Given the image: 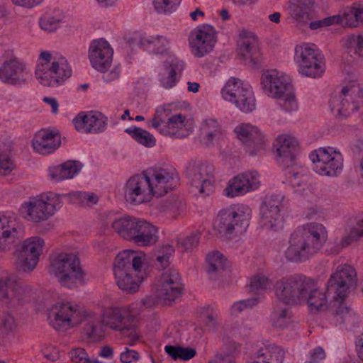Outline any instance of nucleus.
Here are the masks:
<instances>
[{"label": "nucleus", "instance_id": "nucleus-24", "mask_svg": "<svg viewBox=\"0 0 363 363\" xmlns=\"http://www.w3.org/2000/svg\"><path fill=\"white\" fill-rule=\"evenodd\" d=\"M76 130L83 133H98L105 130L107 118L99 112H81L74 119Z\"/></svg>", "mask_w": 363, "mask_h": 363}, {"label": "nucleus", "instance_id": "nucleus-37", "mask_svg": "<svg viewBox=\"0 0 363 363\" xmlns=\"http://www.w3.org/2000/svg\"><path fill=\"white\" fill-rule=\"evenodd\" d=\"M221 134L220 125L216 120L208 118L201 123L199 138L204 145H211L220 137Z\"/></svg>", "mask_w": 363, "mask_h": 363}, {"label": "nucleus", "instance_id": "nucleus-53", "mask_svg": "<svg viewBox=\"0 0 363 363\" xmlns=\"http://www.w3.org/2000/svg\"><path fill=\"white\" fill-rule=\"evenodd\" d=\"M286 167V175L289 182L293 185H301V176L303 174L304 169L300 165H298L295 160L292 163L284 164Z\"/></svg>", "mask_w": 363, "mask_h": 363}, {"label": "nucleus", "instance_id": "nucleus-6", "mask_svg": "<svg viewBox=\"0 0 363 363\" xmlns=\"http://www.w3.org/2000/svg\"><path fill=\"white\" fill-rule=\"evenodd\" d=\"M48 270L63 287L73 289L84 283L85 272L78 255L75 253H54L50 257Z\"/></svg>", "mask_w": 363, "mask_h": 363}, {"label": "nucleus", "instance_id": "nucleus-36", "mask_svg": "<svg viewBox=\"0 0 363 363\" xmlns=\"http://www.w3.org/2000/svg\"><path fill=\"white\" fill-rule=\"evenodd\" d=\"M24 291L23 282L15 277L0 280V301L8 303Z\"/></svg>", "mask_w": 363, "mask_h": 363}, {"label": "nucleus", "instance_id": "nucleus-18", "mask_svg": "<svg viewBox=\"0 0 363 363\" xmlns=\"http://www.w3.org/2000/svg\"><path fill=\"white\" fill-rule=\"evenodd\" d=\"M260 176L255 170L238 173L230 179L223 192L228 198L242 196L259 189Z\"/></svg>", "mask_w": 363, "mask_h": 363}, {"label": "nucleus", "instance_id": "nucleus-30", "mask_svg": "<svg viewBox=\"0 0 363 363\" xmlns=\"http://www.w3.org/2000/svg\"><path fill=\"white\" fill-rule=\"evenodd\" d=\"M144 50L156 55L167 54L171 48V41L164 35L140 34L135 38Z\"/></svg>", "mask_w": 363, "mask_h": 363}, {"label": "nucleus", "instance_id": "nucleus-28", "mask_svg": "<svg viewBox=\"0 0 363 363\" xmlns=\"http://www.w3.org/2000/svg\"><path fill=\"white\" fill-rule=\"evenodd\" d=\"M279 164L292 163L298 152V142L296 138L286 134L279 135L274 143Z\"/></svg>", "mask_w": 363, "mask_h": 363}, {"label": "nucleus", "instance_id": "nucleus-38", "mask_svg": "<svg viewBox=\"0 0 363 363\" xmlns=\"http://www.w3.org/2000/svg\"><path fill=\"white\" fill-rule=\"evenodd\" d=\"M342 13L345 28H355L363 25V9L360 1L345 7L342 10Z\"/></svg>", "mask_w": 363, "mask_h": 363}, {"label": "nucleus", "instance_id": "nucleus-40", "mask_svg": "<svg viewBox=\"0 0 363 363\" xmlns=\"http://www.w3.org/2000/svg\"><path fill=\"white\" fill-rule=\"evenodd\" d=\"M333 315V321L336 325L344 323L350 328H354L359 322V318L356 313L342 303H339Z\"/></svg>", "mask_w": 363, "mask_h": 363}, {"label": "nucleus", "instance_id": "nucleus-58", "mask_svg": "<svg viewBox=\"0 0 363 363\" xmlns=\"http://www.w3.org/2000/svg\"><path fill=\"white\" fill-rule=\"evenodd\" d=\"M69 357L74 363H89L91 359L88 353L83 347H75L69 352Z\"/></svg>", "mask_w": 363, "mask_h": 363}, {"label": "nucleus", "instance_id": "nucleus-9", "mask_svg": "<svg viewBox=\"0 0 363 363\" xmlns=\"http://www.w3.org/2000/svg\"><path fill=\"white\" fill-rule=\"evenodd\" d=\"M62 206L60 196L48 192L29 198L21 204L20 212L27 221L40 223L48 220Z\"/></svg>", "mask_w": 363, "mask_h": 363}, {"label": "nucleus", "instance_id": "nucleus-52", "mask_svg": "<svg viewBox=\"0 0 363 363\" xmlns=\"http://www.w3.org/2000/svg\"><path fill=\"white\" fill-rule=\"evenodd\" d=\"M201 320L209 331L214 332L219 327L218 314L212 308H208L201 315Z\"/></svg>", "mask_w": 363, "mask_h": 363}, {"label": "nucleus", "instance_id": "nucleus-21", "mask_svg": "<svg viewBox=\"0 0 363 363\" xmlns=\"http://www.w3.org/2000/svg\"><path fill=\"white\" fill-rule=\"evenodd\" d=\"M213 167L203 163L196 164L188 170L191 185L203 195H209L213 191Z\"/></svg>", "mask_w": 363, "mask_h": 363}, {"label": "nucleus", "instance_id": "nucleus-59", "mask_svg": "<svg viewBox=\"0 0 363 363\" xmlns=\"http://www.w3.org/2000/svg\"><path fill=\"white\" fill-rule=\"evenodd\" d=\"M67 179L74 178L79 174L82 168V164L78 161L69 160L62 164Z\"/></svg>", "mask_w": 363, "mask_h": 363}, {"label": "nucleus", "instance_id": "nucleus-5", "mask_svg": "<svg viewBox=\"0 0 363 363\" xmlns=\"http://www.w3.org/2000/svg\"><path fill=\"white\" fill-rule=\"evenodd\" d=\"M72 69L62 55L48 50L40 52L35 70L38 83L44 86L57 87L71 77Z\"/></svg>", "mask_w": 363, "mask_h": 363}, {"label": "nucleus", "instance_id": "nucleus-4", "mask_svg": "<svg viewBox=\"0 0 363 363\" xmlns=\"http://www.w3.org/2000/svg\"><path fill=\"white\" fill-rule=\"evenodd\" d=\"M145 254L126 250L119 252L113 262V274L118 287L129 294L138 291L140 285L147 277L144 267Z\"/></svg>", "mask_w": 363, "mask_h": 363}, {"label": "nucleus", "instance_id": "nucleus-1", "mask_svg": "<svg viewBox=\"0 0 363 363\" xmlns=\"http://www.w3.org/2000/svg\"><path fill=\"white\" fill-rule=\"evenodd\" d=\"M48 320L55 330L61 332L77 328L86 320L85 330L89 336L98 335L104 327L128 336L130 345L140 337L137 332V317L130 305L105 308L99 317L96 313L86 311L75 303L60 300L48 309Z\"/></svg>", "mask_w": 363, "mask_h": 363}, {"label": "nucleus", "instance_id": "nucleus-23", "mask_svg": "<svg viewBox=\"0 0 363 363\" xmlns=\"http://www.w3.org/2000/svg\"><path fill=\"white\" fill-rule=\"evenodd\" d=\"M189 44L193 54L197 57H203L213 50L215 34L211 26L196 29L191 33Z\"/></svg>", "mask_w": 363, "mask_h": 363}, {"label": "nucleus", "instance_id": "nucleus-10", "mask_svg": "<svg viewBox=\"0 0 363 363\" xmlns=\"http://www.w3.org/2000/svg\"><path fill=\"white\" fill-rule=\"evenodd\" d=\"M182 278L175 269L164 271L155 284L153 295L143 299V303L150 308L156 304L171 305L182 294Z\"/></svg>", "mask_w": 363, "mask_h": 363}, {"label": "nucleus", "instance_id": "nucleus-32", "mask_svg": "<svg viewBox=\"0 0 363 363\" xmlns=\"http://www.w3.org/2000/svg\"><path fill=\"white\" fill-rule=\"evenodd\" d=\"M285 357L284 350L275 345L260 348L248 363H283Z\"/></svg>", "mask_w": 363, "mask_h": 363}, {"label": "nucleus", "instance_id": "nucleus-54", "mask_svg": "<svg viewBox=\"0 0 363 363\" xmlns=\"http://www.w3.org/2000/svg\"><path fill=\"white\" fill-rule=\"evenodd\" d=\"M182 0H153L152 5L159 13L168 14L174 12Z\"/></svg>", "mask_w": 363, "mask_h": 363}, {"label": "nucleus", "instance_id": "nucleus-2", "mask_svg": "<svg viewBox=\"0 0 363 363\" xmlns=\"http://www.w3.org/2000/svg\"><path fill=\"white\" fill-rule=\"evenodd\" d=\"M273 289L277 299L286 305L306 303L311 312L323 311L328 307L326 294L318 289L313 279L301 274L280 278Z\"/></svg>", "mask_w": 363, "mask_h": 363}, {"label": "nucleus", "instance_id": "nucleus-31", "mask_svg": "<svg viewBox=\"0 0 363 363\" xmlns=\"http://www.w3.org/2000/svg\"><path fill=\"white\" fill-rule=\"evenodd\" d=\"M184 68V62L178 59H172L164 65L163 69L160 73V82L162 86L169 89L174 86Z\"/></svg>", "mask_w": 363, "mask_h": 363}, {"label": "nucleus", "instance_id": "nucleus-14", "mask_svg": "<svg viewBox=\"0 0 363 363\" xmlns=\"http://www.w3.org/2000/svg\"><path fill=\"white\" fill-rule=\"evenodd\" d=\"M313 170L321 176L336 177L343 169V156L340 150L331 146L319 147L309 155Z\"/></svg>", "mask_w": 363, "mask_h": 363}, {"label": "nucleus", "instance_id": "nucleus-64", "mask_svg": "<svg viewBox=\"0 0 363 363\" xmlns=\"http://www.w3.org/2000/svg\"><path fill=\"white\" fill-rule=\"evenodd\" d=\"M103 79L106 83H111L119 79L121 74V67L120 65H116L109 70L106 69L102 72Z\"/></svg>", "mask_w": 363, "mask_h": 363}, {"label": "nucleus", "instance_id": "nucleus-46", "mask_svg": "<svg viewBox=\"0 0 363 363\" xmlns=\"http://www.w3.org/2000/svg\"><path fill=\"white\" fill-rule=\"evenodd\" d=\"M243 113H251L256 108V99L252 86L250 85L242 95L233 104Z\"/></svg>", "mask_w": 363, "mask_h": 363}, {"label": "nucleus", "instance_id": "nucleus-34", "mask_svg": "<svg viewBox=\"0 0 363 363\" xmlns=\"http://www.w3.org/2000/svg\"><path fill=\"white\" fill-rule=\"evenodd\" d=\"M20 229L14 221L6 216H0V251L20 238Z\"/></svg>", "mask_w": 363, "mask_h": 363}, {"label": "nucleus", "instance_id": "nucleus-3", "mask_svg": "<svg viewBox=\"0 0 363 363\" xmlns=\"http://www.w3.org/2000/svg\"><path fill=\"white\" fill-rule=\"evenodd\" d=\"M328 238V230L322 223H306L291 235L285 257L291 262H305L321 251Z\"/></svg>", "mask_w": 363, "mask_h": 363}, {"label": "nucleus", "instance_id": "nucleus-63", "mask_svg": "<svg viewBox=\"0 0 363 363\" xmlns=\"http://www.w3.org/2000/svg\"><path fill=\"white\" fill-rule=\"evenodd\" d=\"M74 196L84 206H91L98 201L96 195L93 193L77 192L74 194Z\"/></svg>", "mask_w": 363, "mask_h": 363}, {"label": "nucleus", "instance_id": "nucleus-43", "mask_svg": "<svg viewBox=\"0 0 363 363\" xmlns=\"http://www.w3.org/2000/svg\"><path fill=\"white\" fill-rule=\"evenodd\" d=\"M125 132L138 143L145 147L151 148L156 145V139L154 135L145 129L133 126L125 129Z\"/></svg>", "mask_w": 363, "mask_h": 363}, {"label": "nucleus", "instance_id": "nucleus-27", "mask_svg": "<svg viewBox=\"0 0 363 363\" xmlns=\"http://www.w3.org/2000/svg\"><path fill=\"white\" fill-rule=\"evenodd\" d=\"M44 240L38 236L26 240L23 244L21 268L25 272L34 269L43 252Z\"/></svg>", "mask_w": 363, "mask_h": 363}, {"label": "nucleus", "instance_id": "nucleus-13", "mask_svg": "<svg viewBox=\"0 0 363 363\" xmlns=\"http://www.w3.org/2000/svg\"><path fill=\"white\" fill-rule=\"evenodd\" d=\"M363 89L356 80L349 81L342 89L339 96L330 102L331 111L338 118H345L359 108Z\"/></svg>", "mask_w": 363, "mask_h": 363}, {"label": "nucleus", "instance_id": "nucleus-48", "mask_svg": "<svg viewBox=\"0 0 363 363\" xmlns=\"http://www.w3.org/2000/svg\"><path fill=\"white\" fill-rule=\"evenodd\" d=\"M363 236V218L351 227L348 234L340 241V248L346 247Z\"/></svg>", "mask_w": 363, "mask_h": 363}, {"label": "nucleus", "instance_id": "nucleus-51", "mask_svg": "<svg viewBox=\"0 0 363 363\" xmlns=\"http://www.w3.org/2000/svg\"><path fill=\"white\" fill-rule=\"evenodd\" d=\"M174 252V248L172 245H164L155 251L157 264L162 268H165L169 264V259Z\"/></svg>", "mask_w": 363, "mask_h": 363}, {"label": "nucleus", "instance_id": "nucleus-62", "mask_svg": "<svg viewBox=\"0 0 363 363\" xmlns=\"http://www.w3.org/2000/svg\"><path fill=\"white\" fill-rule=\"evenodd\" d=\"M140 358V354L134 350L125 347L120 354V361L122 363H133L138 361Z\"/></svg>", "mask_w": 363, "mask_h": 363}, {"label": "nucleus", "instance_id": "nucleus-22", "mask_svg": "<svg viewBox=\"0 0 363 363\" xmlns=\"http://www.w3.org/2000/svg\"><path fill=\"white\" fill-rule=\"evenodd\" d=\"M113 50L105 40H94L89 47V58L91 66L99 72H104L111 64Z\"/></svg>", "mask_w": 363, "mask_h": 363}, {"label": "nucleus", "instance_id": "nucleus-45", "mask_svg": "<svg viewBox=\"0 0 363 363\" xmlns=\"http://www.w3.org/2000/svg\"><path fill=\"white\" fill-rule=\"evenodd\" d=\"M63 18L64 15L59 10L46 13L40 18V27L48 32L55 31Z\"/></svg>", "mask_w": 363, "mask_h": 363}, {"label": "nucleus", "instance_id": "nucleus-57", "mask_svg": "<svg viewBox=\"0 0 363 363\" xmlns=\"http://www.w3.org/2000/svg\"><path fill=\"white\" fill-rule=\"evenodd\" d=\"M15 165L7 150L0 148V175L10 174Z\"/></svg>", "mask_w": 363, "mask_h": 363}, {"label": "nucleus", "instance_id": "nucleus-60", "mask_svg": "<svg viewBox=\"0 0 363 363\" xmlns=\"http://www.w3.org/2000/svg\"><path fill=\"white\" fill-rule=\"evenodd\" d=\"M16 325V320L12 315L6 313L0 317V329L2 333L12 331Z\"/></svg>", "mask_w": 363, "mask_h": 363}, {"label": "nucleus", "instance_id": "nucleus-35", "mask_svg": "<svg viewBox=\"0 0 363 363\" xmlns=\"http://www.w3.org/2000/svg\"><path fill=\"white\" fill-rule=\"evenodd\" d=\"M249 86L238 78L230 77L221 89V96L225 101L234 104Z\"/></svg>", "mask_w": 363, "mask_h": 363}, {"label": "nucleus", "instance_id": "nucleus-7", "mask_svg": "<svg viewBox=\"0 0 363 363\" xmlns=\"http://www.w3.org/2000/svg\"><path fill=\"white\" fill-rule=\"evenodd\" d=\"M261 87L270 98L279 100L286 112L298 110V105L291 79L286 74L277 69L267 70L261 76Z\"/></svg>", "mask_w": 363, "mask_h": 363}, {"label": "nucleus", "instance_id": "nucleus-25", "mask_svg": "<svg viewBox=\"0 0 363 363\" xmlns=\"http://www.w3.org/2000/svg\"><path fill=\"white\" fill-rule=\"evenodd\" d=\"M238 139L249 148L251 146L255 150L249 149L250 155H256L259 150L264 149L265 137L259 128L250 123H242L235 128Z\"/></svg>", "mask_w": 363, "mask_h": 363}, {"label": "nucleus", "instance_id": "nucleus-56", "mask_svg": "<svg viewBox=\"0 0 363 363\" xmlns=\"http://www.w3.org/2000/svg\"><path fill=\"white\" fill-rule=\"evenodd\" d=\"M259 303L257 297L253 296L247 299L240 300L233 303L231 306V313L238 315L245 310L250 309Z\"/></svg>", "mask_w": 363, "mask_h": 363}, {"label": "nucleus", "instance_id": "nucleus-20", "mask_svg": "<svg viewBox=\"0 0 363 363\" xmlns=\"http://www.w3.org/2000/svg\"><path fill=\"white\" fill-rule=\"evenodd\" d=\"M29 72L26 63L18 57H11L0 65V81L16 86L26 83Z\"/></svg>", "mask_w": 363, "mask_h": 363}, {"label": "nucleus", "instance_id": "nucleus-19", "mask_svg": "<svg viewBox=\"0 0 363 363\" xmlns=\"http://www.w3.org/2000/svg\"><path fill=\"white\" fill-rule=\"evenodd\" d=\"M154 196H162L172 191L178 184L177 174L163 168H149L145 170Z\"/></svg>", "mask_w": 363, "mask_h": 363}, {"label": "nucleus", "instance_id": "nucleus-39", "mask_svg": "<svg viewBox=\"0 0 363 363\" xmlns=\"http://www.w3.org/2000/svg\"><path fill=\"white\" fill-rule=\"evenodd\" d=\"M292 313L287 306L276 304L271 313L270 320L274 327L284 328L292 323Z\"/></svg>", "mask_w": 363, "mask_h": 363}, {"label": "nucleus", "instance_id": "nucleus-8", "mask_svg": "<svg viewBox=\"0 0 363 363\" xmlns=\"http://www.w3.org/2000/svg\"><path fill=\"white\" fill-rule=\"evenodd\" d=\"M172 107L171 104L158 107L154 117L147 122V125L165 136L186 138L193 132L194 122L185 115L173 113Z\"/></svg>", "mask_w": 363, "mask_h": 363}, {"label": "nucleus", "instance_id": "nucleus-15", "mask_svg": "<svg viewBox=\"0 0 363 363\" xmlns=\"http://www.w3.org/2000/svg\"><path fill=\"white\" fill-rule=\"evenodd\" d=\"M357 286V273L353 267L339 265L328 281L326 292L335 300L344 299Z\"/></svg>", "mask_w": 363, "mask_h": 363}, {"label": "nucleus", "instance_id": "nucleus-50", "mask_svg": "<svg viewBox=\"0 0 363 363\" xmlns=\"http://www.w3.org/2000/svg\"><path fill=\"white\" fill-rule=\"evenodd\" d=\"M165 352L174 359H181L186 361L193 358L196 352L194 348L175 347L172 345H166Z\"/></svg>", "mask_w": 363, "mask_h": 363}, {"label": "nucleus", "instance_id": "nucleus-41", "mask_svg": "<svg viewBox=\"0 0 363 363\" xmlns=\"http://www.w3.org/2000/svg\"><path fill=\"white\" fill-rule=\"evenodd\" d=\"M341 44L347 53L363 58V33L345 36L342 39Z\"/></svg>", "mask_w": 363, "mask_h": 363}, {"label": "nucleus", "instance_id": "nucleus-17", "mask_svg": "<svg viewBox=\"0 0 363 363\" xmlns=\"http://www.w3.org/2000/svg\"><path fill=\"white\" fill-rule=\"evenodd\" d=\"M283 199L281 195L267 196L259 207L260 224L266 228L278 230L283 226Z\"/></svg>", "mask_w": 363, "mask_h": 363}, {"label": "nucleus", "instance_id": "nucleus-61", "mask_svg": "<svg viewBox=\"0 0 363 363\" xmlns=\"http://www.w3.org/2000/svg\"><path fill=\"white\" fill-rule=\"evenodd\" d=\"M48 177L52 181L56 182L67 179L62 164L49 167Z\"/></svg>", "mask_w": 363, "mask_h": 363}, {"label": "nucleus", "instance_id": "nucleus-49", "mask_svg": "<svg viewBox=\"0 0 363 363\" xmlns=\"http://www.w3.org/2000/svg\"><path fill=\"white\" fill-rule=\"evenodd\" d=\"M272 286V281L267 275L262 273L253 276L250 281V290L256 293L270 290Z\"/></svg>", "mask_w": 363, "mask_h": 363}, {"label": "nucleus", "instance_id": "nucleus-16", "mask_svg": "<svg viewBox=\"0 0 363 363\" xmlns=\"http://www.w3.org/2000/svg\"><path fill=\"white\" fill-rule=\"evenodd\" d=\"M124 197L126 201L133 205L150 202L153 193L146 172L131 176L124 186Z\"/></svg>", "mask_w": 363, "mask_h": 363}, {"label": "nucleus", "instance_id": "nucleus-12", "mask_svg": "<svg viewBox=\"0 0 363 363\" xmlns=\"http://www.w3.org/2000/svg\"><path fill=\"white\" fill-rule=\"evenodd\" d=\"M252 210L249 206L237 203L218 213L217 225L220 233L233 235L242 233L249 226Z\"/></svg>", "mask_w": 363, "mask_h": 363}, {"label": "nucleus", "instance_id": "nucleus-55", "mask_svg": "<svg viewBox=\"0 0 363 363\" xmlns=\"http://www.w3.org/2000/svg\"><path fill=\"white\" fill-rule=\"evenodd\" d=\"M200 240V232L195 231L184 238L177 240L178 247L184 251H190L196 247Z\"/></svg>", "mask_w": 363, "mask_h": 363}, {"label": "nucleus", "instance_id": "nucleus-26", "mask_svg": "<svg viewBox=\"0 0 363 363\" xmlns=\"http://www.w3.org/2000/svg\"><path fill=\"white\" fill-rule=\"evenodd\" d=\"M239 51L243 60L249 65H257L260 59L257 39L254 33L246 29L239 31Z\"/></svg>", "mask_w": 363, "mask_h": 363}, {"label": "nucleus", "instance_id": "nucleus-44", "mask_svg": "<svg viewBox=\"0 0 363 363\" xmlns=\"http://www.w3.org/2000/svg\"><path fill=\"white\" fill-rule=\"evenodd\" d=\"M143 230L142 233L138 238L136 245L148 247L152 246L157 242L159 240L158 230L154 225L147 221Z\"/></svg>", "mask_w": 363, "mask_h": 363}, {"label": "nucleus", "instance_id": "nucleus-11", "mask_svg": "<svg viewBox=\"0 0 363 363\" xmlns=\"http://www.w3.org/2000/svg\"><path fill=\"white\" fill-rule=\"evenodd\" d=\"M294 62L300 74L307 77L317 78L325 70L323 55L317 46L312 43H301L294 49Z\"/></svg>", "mask_w": 363, "mask_h": 363}, {"label": "nucleus", "instance_id": "nucleus-33", "mask_svg": "<svg viewBox=\"0 0 363 363\" xmlns=\"http://www.w3.org/2000/svg\"><path fill=\"white\" fill-rule=\"evenodd\" d=\"M314 0H291L289 13L299 23H306L313 14Z\"/></svg>", "mask_w": 363, "mask_h": 363}, {"label": "nucleus", "instance_id": "nucleus-29", "mask_svg": "<svg viewBox=\"0 0 363 363\" xmlns=\"http://www.w3.org/2000/svg\"><path fill=\"white\" fill-rule=\"evenodd\" d=\"M61 145V138L57 132L43 129L37 132L32 140L33 150L40 155L54 152Z\"/></svg>", "mask_w": 363, "mask_h": 363}, {"label": "nucleus", "instance_id": "nucleus-47", "mask_svg": "<svg viewBox=\"0 0 363 363\" xmlns=\"http://www.w3.org/2000/svg\"><path fill=\"white\" fill-rule=\"evenodd\" d=\"M134 216H123L115 219L111 225L113 230L122 238L129 240Z\"/></svg>", "mask_w": 363, "mask_h": 363}, {"label": "nucleus", "instance_id": "nucleus-42", "mask_svg": "<svg viewBox=\"0 0 363 363\" xmlns=\"http://www.w3.org/2000/svg\"><path fill=\"white\" fill-rule=\"evenodd\" d=\"M207 272L211 277L215 278L226 267L227 260L220 252L216 251L209 253L206 257Z\"/></svg>", "mask_w": 363, "mask_h": 363}]
</instances>
